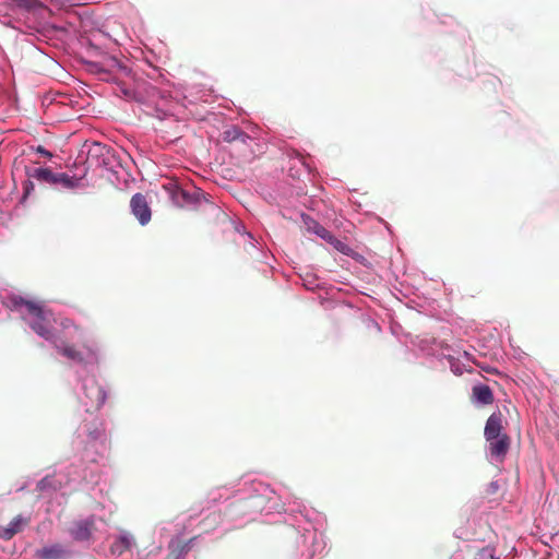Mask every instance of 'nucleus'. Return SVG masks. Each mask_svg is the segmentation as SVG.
Instances as JSON below:
<instances>
[{"label":"nucleus","instance_id":"20e7f679","mask_svg":"<svg viewBox=\"0 0 559 559\" xmlns=\"http://www.w3.org/2000/svg\"><path fill=\"white\" fill-rule=\"evenodd\" d=\"M52 343L60 355L76 364H84L88 356L94 355V352L90 346H85L86 350L83 353L79 350L74 345L66 342H57V340H55Z\"/></svg>","mask_w":559,"mask_h":559},{"label":"nucleus","instance_id":"f03ea898","mask_svg":"<svg viewBox=\"0 0 559 559\" xmlns=\"http://www.w3.org/2000/svg\"><path fill=\"white\" fill-rule=\"evenodd\" d=\"M26 175L29 178L36 179L49 185H61L64 188L73 189L79 187L80 179L70 177L67 174H55L49 168H34L26 169Z\"/></svg>","mask_w":559,"mask_h":559},{"label":"nucleus","instance_id":"2eb2a0df","mask_svg":"<svg viewBox=\"0 0 559 559\" xmlns=\"http://www.w3.org/2000/svg\"><path fill=\"white\" fill-rule=\"evenodd\" d=\"M308 225V229L318 235L320 238L324 239L325 241H332V234L322 225H320L316 221H311Z\"/></svg>","mask_w":559,"mask_h":559},{"label":"nucleus","instance_id":"ddd939ff","mask_svg":"<svg viewBox=\"0 0 559 559\" xmlns=\"http://www.w3.org/2000/svg\"><path fill=\"white\" fill-rule=\"evenodd\" d=\"M249 136L238 127H230L223 132V140L225 142L240 141L245 143Z\"/></svg>","mask_w":559,"mask_h":559},{"label":"nucleus","instance_id":"9d476101","mask_svg":"<svg viewBox=\"0 0 559 559\" xmlns=\"http://www.w3.org/2000/svg\"><path fill=\"white\" fill-rule=\"evenodd\" d=\"M471 399L473 402L480 405H490L495 401L492 390L489 385L484 383L473 385Z\"/></svg>","mask_w":559,"mask_h":559},{"label":"nucleus","instance_id":"b1692460","mask_svg":"<svg viewBox=\"0 0 559 559\" xmlns=\"http://www.w3.org/2000/svg\"><path fill=\"white\" fill-rule=\"evenodd\" d=\"M69 320H66V323H63V326H68Z\"/></svg>","mask_w":559,"mask_h":559},{"label":"nucleus","instance_id":"1a4fd4ad","mask_svg":"<svg viewBox=\"0 0 559 559\" xmlns=\"http://www.w3.org/2000/svg\"><path fill=\"white\" fill-rule=\"evenodd\" d=\"M69 551L59 543L44 546L35 551L36 559H66Z\"/></svg>","mask_w":559,"mask_h":559},{"label":"nucleus","instance_id":"f8f14e48","mask_svg":"<svg viewBox=\"0 0 559 559\" xmlns=\"http://www.w3.org/2000/svg\"><path fill=\"white\" fill-rule=\"evenodd\" d=\"M132 546V537L130 535L123 534L117 538L110 546V550L114 555H122L124 551L129 550Z\"/></svg>","mask_w":559,"mask_h":559},{"label":"nucleus","instance_id":"423d86ee","mask_svg":"<svg viewBox=\"0 0 559 559\" xmlns=\"http://www.w3.org/2000/svg\"><path fill=\"white\" fill-rule=\"evenodd\" d=\"M132 214L139 219L141 225H145L151 221V209L146 197L142 193H135L130 201Z\"/></svg>","mask_w":559,"mask_h":559},{"label":"nucleus","instance_id":"412c9836","mask_svg":"<svg viewBox=\"0 0 559 559\" xmlns=\"http://www.w3.org/2000/svg\"><path fill=\"white\" fill-rule=\"evenodd\" d=\"M35 151H36L38 154H40V155H43V156H45V157H47V158H51V157H52V153H51V152H49L48 150H46V148H45L44 146H41V145H38V146L35 148Z\"/></svg>","mask_w":559,"mask_h":559},{"label":"nucleus","instance_id":"5701e85b","mask_svg":"<svg viewBox=\"0 0 559 559\" xmlns=\"http://www.w3.org/2000/svg\"><path fill=\"white\" fill-rule=\"evenodd\" d=\"M69 320H66V323H63V326H68Z\"/></svg>","mask_w":559,"mask_h":559},{"label":"nucleus","instance_id":"4468645a","mask_svg":"<svg viewBox=\"0 0 559 559\" xmlns=\"http://www.w3.org/2000/svg\"><path fill=\"white\" fill-rule=\"evenodd\" d=\"M190 549L189 543H177L169 545V554L167 559H185Z\"/></svg>","mask_w":559,"mask_h":559},{"label":"nucleus","instance_id":"39448f33","mask_svg":"<svg viewBox=\"0 0 559 559\" xmlns=\"http://www.w3.org/2000/svg\"><path fill=\"white\" fill-rule=\"evenodd\" d=\"M84 395L87 399V409L94 408L98 409L103 406L106 400V392L104 389L97 383L95 379L86 380L84 383Z\"/></svg>","mask_w":559,"mask_h":559},{"label":"nucleus","instance_id":"aec40b11","mask_svg":"<svg viewBox=\"0 0 559 559\" xmlns=\"http://www.w3.org/2000/svg\"><path fill=\"white\" fill-rule=\"evenodd\" d=\"M32 178L28 177V180H26L23 185V189H24V195L23 198H26L29 195V193L34 190V183L33 181L31 180Z\"/></svg>","mask_w":559,"mask_h":559},{"label":"nucleus","instance_id":"7ed1b4c3","mask_svg":"<svg viewBox=\"0 0 559 559\" xmlns=\"http://www.w3.org/2000/svg\"><path fill=\"white\" fill-rule=\"evenodd\" d=\"M83 40L81 45L86 49V53L88 57H102L109 58L114 62H117V58L115 52L117 50L118 43L116 39L109 38L108 43L105 45H98L93 43L90 37H82Z\"/></svg>","mask_w":559,"mask_h":559},{"label":"nucleus","instance_id":"9b49d317","mask_svg":"<svg viewBox=\"0 0 559 559\" xmlns=\"http://www.w3.org/2000/svg\"><path fill=\"white\" fill-rule=\"evenodd\" d=\"M488 442L491 456L497 459H503L506 456L510 448V437L508 435L503 433L501 437Z\"/></svg>","mask_w":559,"mask_h":559},{"label":"nucleus","instance_id":"6e6552de","mask_svg":"<svg viewBox=\"0 0 559 559\" xmlns=\"http://www.w3.org/2000/svg\"><path fill=\"white\" fill-rule=\"evenodd\" d=\"M502 414L501 413H492L485 426L484 435L487 441L497 439L498 437H501L502 433Z\"/></svg>","mask_w":559,"mask_h":559},{"label":"nucleus","instance_id":"4be33fe9","mask_svg":"<svg viewBox=\"0 0 559 559\" xmlns=\"http://www.w3.org/2000/svg\"><path fill=\"white\" fill-rule=\"evenodd\" d=\"M488 550L487 549H483L480 552H479V556H484Z\"/></svg>","mask_w":559,"mask_h":559},{"label":"nucleus","instance_id":"f3484780","mask_svg":"<svg viewBox=\"0 0 559 559\" xmlns=\"http://www.w3.org/2000/svg\"><path fill=\"white\" fill-rule=\"evenodd\" d=\"M19 5L27 9V10H37V9H43V10H46L45 7H43V4L40 2H38L37 0H19Z\"/></svg>","mask_w":559,"mask_h":559},{"label":"nucleus","instance_id":"f257e3e1","mask_svg":"<svg viewBox=\"0 0 559 559\" xmlns=\"http://www.w3.org/2000/svg\"><path fill=\"white\" fill-rule=\"evenodd\" d=\"M16 306L24 307L27 316L25 318L29 328L40 337L46 341H55L53 323L55 317L51 310L45 308L43 305L20 298L15 301Z\"/></svg>","mask_w":559,"mask_h":559},{"label":"nucleus","instance_id":"0eeeda50","mask_svg":"<svg viewBox=\"0 0 559 559\" xmlns=\"http://www.w3.org/2000/svg\"><path fill=\"white\" fill-rule=\"evenodd\" d=\"M95 530L93 519L80 520L72 523L69 533L78 542L88 540Z\"/></svg>","mask_w":559,"mask_h":559},{"label":"nucleus","instance_id":"dca6fc26","mask_svg":"<svg viewBox=\"0 0 559 559\" xmlns=\"http://www.w3.org/2000/svg\"><path fill=\"white\" fill-rule=\"evenodd\" d=\"M29 520L22 515H16L8 525L14 531V535L23 530L28 524Z\"/></svg>","mask_w":559,"mask_h":559},{"label":"nucleus","instance_id":"a211bd4d","mask_svg":"<svg viewBox=\"0 0 559 559\" xmlns=\"http://www.w3.org/2000/svg\"><path fill=\"white\" fill-rule=\"evenodd\" d=\"M328 242L331 243L336 250H338L340 252H343V253H346L349 249L346 243H344L342 240L337 239L333 235H332V241H328Z\"/></svg>","mask_w":559,"mask_h":559},{"label":"nucleus","instance_id":"6ab92c4d","mask_svg":"<svg viewBox=\"0 0 559 559\" xmlns=\"http://www.w3.org/2000/svg\"><path fill=\"white\" fill-rule=\"evenodd\" d=\"M14 536V531L9 527V525L3 526L0 525V538L9 540Z\"/></svg>","mask_w":559,"mask_h":559}]
</instances>
